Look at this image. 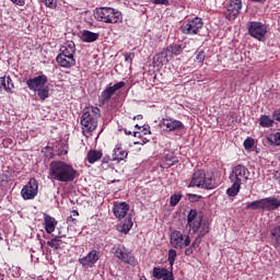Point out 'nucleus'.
Returning <instances> with one entry per match:
<instances>
[{"label":"nucleus","mask_w":280,"mask_h":280,"mask_svg":"<svg viewBox=\"0 0 280 280\" xmlns=\"http://www.w3.org/2000/svg\"><path fill=\"white\" fill-rule=\"evenodd\" d=\"M266 140L269 145H280V132L266 136Z\"/></svg>","instance_id":"32"},{"label":"nucleus","mask_w":280,"mask_h":280,"mask_svg":"<svg viewBox=\"0 0 280 280\" xmlns=\"http://www.w3.org/2000/svg\"><path fill=\"white\" fill-rule=\"evenodd\" d=\"M78 170L73 165L63 161H52L48 168L49 180H57V183H73L78 178Z\"/></svg>","instance_id":"1"},{"label":"nucleus","mask_w":280,"mask_h":280,"mask_svg":"<svg viewBox=\"0 0 280 280\" xmlns=\"http://www.w3.org/2000/svg\"><path fill=\"white\" fill-rule=\"evenodd\" d=\"M83 113H89L92 117H95V119H100L101 110L98 107H95V106L85 107L83 109Z\"/></svg>","instance_id":"40"},{"label":"nucleus","mask_w":280,"mask_h":280,"mask_svg":"<svg viewBox=\"0 0 280 280\" xmlns=\"http://www.w3.org/2000/svg\"><path fill=\"white\" fill-rule=\"evenodd\" d=\"M177 253H176V249H170L168 250V264L171 266V268L174 266V261H176V257H177Z\"/></svg>","instance_id":"46"},{"label":"nucleus","mask_w":280,"mask_h":280,"mask_svg":"<svg viewBox=\"0 0 280 280\" xmlns=\"http://www.w3.org/2000/svg\"><path fill=\"white\" fill-rule=\"evenodd\" d=\"M133 137H141V132L135 131V132H133Z\"/></svg>","instance_id":"57"},{"label":"nucleus","mask_w":280,"mask_h":280,"mask_svg":"<svg viewBox=\"0 0 280 280\" xmlns=\"http://www.w3.org/2000/svg\"><path fill=\"white\" fill-rule=\"evenodd\" d=\"M44 226L46 233H48V235H51V233L56 231V226H58V221L56 220V218L49 214H44Z\"/></svg>","instance_id":"22"},{"label":"nucleus","mask_w":280,"mask_h":280,"mask_svg":"<svg viewBox=\"0 0 280 280\" xmlns=\"http://www.w3.org/2000/svg\"><path fill=\"white\" fill-rule=\"evenodd\" d=\"M144 145L145 144V142L143 141V142H135V145Z\"/></svg>","instance_id":"59"},{"label":"nucleus","mask_w":280,"mask_h":280,"mask_svg":"<svg viewBox=\"0 0 280 280\" xmlns=\"http://www.w3.org/2000/svg\"><path fill=\"white\" fill-rule=\"evenodd\" d=\"M247 30L249 36L259 40L260 43L266 40V34H268V26L259 21H252L247 23Z\"/></svg>","instance_id":"3"},{"label":"nucleus","mask_w":280,"mask_h":280,"mask_svg":"<svg viewBox=\"0 0 280 280\" xmlns=\"http://www.w3.org/2000/svg\"><path fill=\"white\" fill-rule=\"evenodd\" d=\"M243 145L247 152H250L255 148V139L248 137L244 140Z\"/></svg>","instance_id":"43"},{"label":"nucleus","mask_w":280,"mask_h":280,"mask_svg":"<svg viewBox=\"0 0 280 280\" xmlns=\"http://www.w3.org/2000/svg\"><path fill=\"white\" fill-rule=\"evenodd\" d=\"M171 246L173 248L183 250V248H187V246L191 245V238L189 235H184L178 230H174L170 235Z\"/></svg>","instance_id":"4"},{"label":"nucleus","mask_w":280,"mask_h":280,"mask_svg":"<svg viewBox=\"0 0 280 280\" xmlns=\"http://www.w3.org/2000/svg\"><path fill=\"white\" fill-rule=\"evenodd\" d=\"M163 280H174V273L172 271H168V275H166Z\"/></svg>","instance_id":"53"},{"label":"nucleus","mask_w":280,"mask_h":280,"mask_svg":"<svg viewBox=\"0 0 280 280\" xmlns=\"http://www.w3.org/2000/svg\"><path fill=\"white\" fill-rule=\"evenodd\" d=\"M202 224V214H198V210L190 209L187 214V226H189L192 233H198L200 225Z\"/></svg>","instance_id":"12"},{"label":"nucleus","mask_w":280,"mask_h":280,"mask_svg":"<svg viewBox=\"0 0 280 280\" xmlns=\"http://www.w3.org/2000/svg\"><path fill=\"white\" fill-rule=\"evenodd\" d=\"M176 164H178V158L176 155H165L164 167L170 168Z\"/></svg>","instance_id":"36"},{"label":"nucleus","mask_w":280,"mask_h":280,"mask_svg":"<svg viewBox=\"0 0 280 280\" xmlns=\"http://www.w3.org/2000/svg\"><path fill=\"white\" fill-rule=\"evenodd\" d=\"M56 62L62 69H72V67H75V57L58 54L56 57Z\"/></svg>","instance_id":"17"},{"label":"nucleus","mask_w":280,"mask_h":280,"mask_svg":"<svg viewBox=\"0 0 280 280\" xmlns=\"http://www.w3.org/2000/svg\"><path fill=\"white\" fill-rule=\"evenodd\" d=\"M240 12H242V0H230V4L224 12V16L228 21H233L240 16Z\"/></svg>","instance_id":"13"},{"label":"nucleus","mask_w":280,"mask_h":280,"mask_svg":"<svg viewBox=\"0 0 280 280\" xmlns=\"http://www.w3.org/2000/svg\"><path fill=\"white\" fill-rule=\"evenodd\" d=\"M62 237H65V235L56 236L55 238L47 241V246H50V248H55V250H58V248H60V245L62 244Z\"/></svg>","instance_id":"34"},{"label":"nucleus","mask_w":280,"mask_h":280,"mask_svg":"<svg viewBox=\"0 0 280 280\" xmlns=\"http://www.w3.org/2000/svg\"><path fill=\"white\" fill-rule=\"evenodd\" d=\"M133 119H138V120L143 119V115H137V116L133 117Z\"/></svg>","instance_id":"56"},{"label":"nucleus","mask_w":280,"mask_h":280,"mask_svg":"<svg viewBox=\"0 0 280 280\" xmlns=\"http://www.w3.org/2000/svg\"><path fill=\"white\" fill-rule=\"evenodd\" d=\"M189 196V198L191 199V198H198V195H194V194H190V195H188Z\"/></svg>","instance_id":"60"},{"label":"nucleus","mask_w":280,"mask_h":280,"mask_svg":"<svg viewBox=\"0 0 280 280\" xmlns=\"http://www.w3.org/2000/svg\"><path fill=\"white\" fill-rule=\"evenodd\" d=\"M215 187H218L215 175L213 173H205L203 189H215Z\"/></svg>","instance_id":"25"},{"label":"nucleus","mask_w":280,"mask_h":280,"mask_svg":"<svg viewBox=\"0 0 280 280\" xmlns=\"http://www.w3.org/2000/svg\"><path fill=\"white\" fill-rule=\"evenodd\" d=\"M81 126L83 135H91L97 128V118L93 117L89 112H83Z\"/></svg>","instance_id":"10"},{"label":"nucleus","mask_w":280,"mask_h":280,"mask_svg":"<svg viewBox=\"0 0 280 280\" xmlns=\"http://www.w3.org/2000/svg\"><path fill=\"white\" fill-rule=\"evenodd\" d=\"M10 180V176L5 173H0V185H8V182Z\"/></svg>","instance_id":"47"},{"label":"nucleus","mask_w":280,"mask_h":280,"mask_svg":"<svg viewBox=\"0 0 280 280\" xmlns=\"http://www.w3.org/2000/svg\"><path fill=\"white\" fill-rule=\"evenodd\" d=\"M132 60H135V52L125 54V62L132 65Z\"/></svg>","instance_id":"48"},{"label":"nucleus","mask_w":280,"mask_h":280,"mask_svg":"<svg viewBox=\"0 0 280 280\" xmlns=\"http://www.w3.org/2000/svg\"><path fill=\"white\" fill-rule=\"evenodd\" d=\"M209 231H210L209 223H207V222L202 223V221H201V224L197 231V233H198L197 236L202 238V237H205V235L209 234Z\"/></svg>","instance_id":"38"},{"label":"nucleus","mask_w":280,"mask_h":280,"mask_svg":"<svg viewBox=\"0 0 280 280\" xmlns=\"http://www.w3.org/2000/svg\"><path fill=\"white\" fill-rule=\"evenodd\" d=\"M271 241L276 244V246H280V225L273 228L270 232Z\"/></svg>","instance_id":"37"},{"label":"nucleus","mask_w":280,"mask_h":280,"mask_svg":"<svg viewBox=\"0 0 280 280\" xmlns=\"http://www.w3.org/2000/svg\"><path fill=\"white\" fill-rule=\"evenodd\" d=\"M114 215L121 220L122 218H126V214L128 211H130V206L126 202H116L113 208Z\"/></svg>","instance_id":"20"},{"label":"nucleus","mask_w":280,"mask_h":280,"mask_svg":"<svg viewBox=\"0 0 280 280\" xmlns=\"http://www.w3.org/2000/svg\"><path fill=\"white\" fill-rule=\"evenodd\" d=\"M59 55L68 56L70 58H75V43L73 42L66 43L63 46L60 47Z\"/></svg>","instance_id":"23"},{"label":"nucleus","mask_w":280,"mask_h":280,"mask_svg":"<svg viewBox=\"0 0 280 280\" xmlns=\"http://www.w3.org/2000/svg\"><path fill=\"white\" fill-rule=\"evenodd\" d=\"M125 86H126V82L124 81H119L114 85L113 83H109L101 93L100 104H102V106H104V104H108L113 95H115L117 91H119L120 89H124Z\"/></svg>","instance_id":"6"},{"label":"nucleus","mask_w":280,"mask_h":280,"mask_svg":"<svg viewBox=\"0 0 280 280\" xmlns=\"http://www.w3.org/2000/svg\"><path fill=\"white\" fill-rule=\"evenodd\" d=\"M100 261V252L92 249L86 256L79 258L83 268H93Z\"/></svg>","instance_id":"14"},{"label":"nucleus","mask_w":280,"mask_h":280,"mask_svg":"<svg viewBox=\"0 0 280 280\" xmlns=\"http://www.w3.org/2000/svg\"><path fill=\"white\" fill-rule=\"evenodd\" d=\"M124 21V15H121V11L117 9L109 8V15L107 18V23H121Z\"/></svg>","instance_id":"24"},{"label":"nucleus","mask_w":280,"mask_h":280,"mask_svg":"<svg viewBox=\"0 0 280 280\" xmlns=\"http://www.w3.org/2000/svg\"><path fill=\"white\" fill-rule=\"evenodd\" d=\"M259 126L261 128H272L275 126V118L268 115H261L259 117Z\"/></svg>","instance_id":"28"},{"label":"nucleus","mask_w":280,"mask_h":280,"mask_svg":"<svg viewBox=\"0 0 280 280\" xmlns=\"http://www.w3.org/2000/svg\"><path fill=\"white\" fill-rule=\"evenodd\" d=\"M280 207V198L266 197L262 198V211H277Z\"/></svg>","instance_id":"18"},{"label":"nucleus","mask_w":280,"mask_h":280,"mask_svg":"<svg viewBox=\"0 0 280 280\" xmlns=\"http://www.w3.org/2000/svg\"><path fill=\"white\" fill-rule=\"evenodd\" d=\"M63 244H69V241L63 242Z\"/></svg>","instance_id":"62"},{"label":"nucleus","mask_w":280,"mask_h":280,"mask_svg":"<svg viewBox=\"0 0 280 280\" xmlns=\"http://www.w3.org/2000/svg\"><path fill=\"white\" fill-rule=\"evenodd\" d=\"M100 159H102V151H90L88 153V161L93 164V163H97V161H100Z\"/></svg>","instance_id":"35"},{"label":"nucleus","mask_w":280,"mask_h":280,"mask_svg":"<svg viewBox=\"0 0 280 280\" xmlns=\"http://www.w3.org/2000/svg\"><path fill=\"white\" fill-rule=\"evenodd\" d=\"M152 275L155 279H164L167 277V275H170V270L161 267H154Z\"/></svg>","instance_id":"31"},{"label":"nucleus","mask_w":280,"mask_h":280,"mask_svg":"<svg viewBox=\"0 0 280 280\" xmlns=\"http://www.w3.org/2000/svg\"><path fill=\"white\" fill-rule=\"evenodd\" d=\"M159 126L162 128L163 132H175V130H183V128H185L183 121L172 117L162 118Z\"/></svg>","instance_id":"11"},{"label":"nucleus","mask_w":280,"mask_h":280,"mask_svg":"<svg viewBox=\"0 0 280 280\" xmlns=\"http://www.w3.org/2000/svg\"><path fill=\"white\" fill-rule=\"evenodd\" d=\"M72 215L78 217L80 215V212H78V210H72Z\"/></svg>","instance_id":"55"},{"label":"nucleus","mask_w":280,"mask_h":280,"mask_svg":"<svg viewBox=\"0 0 280 280\" xmlns=\"http://www.w3.org/2000/svg\"><path fill=\"white\" fill-rule=\"evenodd\" d=\"M232 186L226 189V194L230 198H235L237 194H240V189H242V184L238 182H231Z\"/></svg>","instance_id":"29"},{"label":"nucleus","mask_w":280,"mask_h":280,"mask_svg":"<svg viewBox=\"0 0 280 280\" xmlns=\"http://www.w3.org/2000/svg\"><path fill=\"white\" fill-rule=\"evenodd\" d=\"M185 255L189 257L190 255H194V247L191 245L185 249Z\"/></svg>","instance_id":"52"},{"label":"nucleus","mask_w":280,"mask_h":280,"mask_svg":"<svg viewBox=\"0 0 280 280\" xmlns=\"http://www.w3.org/2000/svg\"><path fill=\"white\" fill-rule=\"evenodd\" d=\"M67 224H69V226H73L78 224V219L73 218V215H69L67 218Z\"/></svg>","instance_id":"50"},{"label":"nucleus","mask_w":280,"mask_h":280,"mask_svg":"<svg viewBox=\"0 0 280 280\" xmlns=\"http://www.w3.org/2000/svg\"><path fill=\"white\" fill-rule=\"evenodd\" d=\"M180 200H183V194H180V192L174 194L170 198V206L176 207V205H178L180 202Z\"/></svg>","instance_id":"42"},{"label":"nucleus","mask_w":280,"mask_h":280,"mask_svg":"<svg viewBox=\"0 0 280 280\" xmlns=\"http://www.w3.org/2000/svg\"><path fill=\"white\" fill-rule=\"evenodd\" d=\"M38 196V180L31 178L26 185L21 189V197L23 200H34Z\"/></svg>","instance_id":"8"},{"label":"nucleus","mask_w":280,"mask_h":280,"mask_svg":"<svg viewBox=\"0 0 280 280\" xmlns=\"http://www.w3.org/2000/svg\"><path fill=\"white\" fill-rule=\"evenodd\" d=\"M132 218H127L124 220V223L120 225V233H125V235H127V233H130V229H132Z\"/></svg>","instance_id":"33"},{"label":"nucleus","mask_w":280,"mask_h":280,"mask_svg":"<svg viewBox=\"0 0 280 280\" xmlns=\"http://www.w3.org/2000/svg\"><path fill=\"white\" fill-rule=\"evenodd\" d=\"M185 47H187V44H185L184 42L171 44L166 49L158 54L155 58L160 65H167V62H170L167 56L170 54H172V56H180Z\"/></svg>","instance_id":"2"},{"label":"nucleus","mask_w":280,"mask_h":280,"mask_svg":"<svg viewBox=\"0 0 280 280\" xmlns=\"http://www.w3.org/2000/svg\"><path fill=\"white\" fill-rule=\"evenodd\" d=\"M113 253L118 259L122 260L125 264H129V266H137L138 264L137 258H135L132 254L126 252L124 245H114Z\"/></svg>","instance_id":"9"},{"label":"nucleus","mask_w":280,"mask_h":280,"mask_svg":"<svg viewBox=\"0 0 280 280\" xmlns=\"http://www.w3.org/2000/svg\"><path fill=\"white\" fill-rule=\"evenodd\" d=\"M126 159H128V151L124 149L121 143H117L113 150L110 161H117V163H120V161H125Z\"/></svg>","instance_id":"19"},{"label":"nucleus","mask_w":280,"mask_h":280,"mask_svg":"<svg viewBox=\"0 0 280 280\" xmlns=\"http://www.w3.org/2000/svg\"><path fill=\"white\" fill-rule=\"evenodd\" d=\"M37 95L39 97V100H42V102H45V100H47V97H49V88L48 86H43L39 88L38 90H36Z\"/></svg>","instance_id":"39"},{"label":"nucleus","mask_w":280,"mask_h":280,"mask_svg":"<svg viewBox=\"0 0 280 280\" xmlns=\"http://www.w3.org/2000/svg\"><path fill=\"white\" fill-rule=\"evenodd\" d=\"M0 89L7 91V93H12V89H14V83L10 77H1L0 78Z\"/></svg>","instance_id":"27"},{"label":"nucleus","mask_w":280,"mask_h":280,"mask_svg":"<svg viewBox=\"0 0 280 280\" xmlns=\"http://www.w3.org/2000/svg\"><path fill=\"white\" fill-rule=\"evenodd\" d=\"M57 156H65L69 154V144L62 142L56 150Z\"/></svg>","instance_id":"41"},{"label":"nucleus","mask_w":280,"mask_h":280,"mask_svg":"<svg viewBox=\"0 0 280 280\" xmlns=\"http://www.w3.org/2000/svg\"><path fill=\"white\" fill-rule=\"evenodd\" d=\"M200 242H202V238L200 236L197 235V237L194 240V242L191 243V248H196V246L200 245Z\"/></svg>","instance_id":"51"},{"label":"nucleus","mask_w":280,"mask_h":280,"mask_svg":"<svg viewBox=\"0 0 280 280\" xmlns=\"http://www.w3.org/2000/svg\"><path fill=\"white\" fill-rule=\"evenodd\" d=\"M205 170L195 171L192 178L188 187H198V189H203L205 187Z\"/></svg>","instance_id":"16"},{"label":"nucleus","mask_w":280,"mask_h":280,"mask_svg":"<svg viewBox=\"0 0 280 280\" xmlns=\"http://www.w3.org/2000/svg\"><path fill=\"white\" fill-rule=\"evenodd\" d=\"M154 5H170V0H151Z\"/></svg>","instance_id":"49"},{"label":"nucleus","mask_w":280,"mask_h":280,"mask_svg":"<svg viewBox=\"0 0 280 280\" xmlns=\"http://www.w3.org/2000/svg\"><path fill=\"white\" fill-rule=\"evenodd\" d=\"M136 128H138V130H141V126L139 125H136Z\"/></svg>","instance_id":"61"},{"label":"nucleus","mask_w":280,"mask_h":280,"mask_svg":"<svg viewBox=\"0 0 280 280\" xmlns=\"http://www.w3.org/2000/svg\"><path fill=\"white\" fill-rule=\"evenodd\" d=\"M97 38H100V34L98 33H93L91 31H83L81 33L80 39L82 40V43H95V40H97Z\"/></svg>","instance_id":"26"},{"label":"nucleus","mask_w":280,"mask_h":280,"mask_svg":"<svg viewBox=\"0 0 280 280\" xmlns=\"http://www.w3.org/2000/svg\"><path fill=\"white\" fill-rule=\"evenodd\" d=\"M203 25L202 19L196 16L191 20H187L186 23L180 26V32L187 36H196Z\"/></svg>","instance_id":"5"},{"label":"nucleus","mask_w":280,"mask_h":280,"mask_svg":"<svg viewBox=\"0 0 280 280\" xmlns=\"http://www.w3.org/2000/svg\"><path fill=\"white\" fill-rule=\"evenodd\" d=\"M49 82V79L45 74L37 75L35 78H31L26 81V86H28L30 91H38V89H43L45 84Z\"/></svg>","instance_id":"15"},{"label":"nucleus","mask_w":280,"mask_h":280,"mask_svg":"<svg viewBox=\"0 0 280 280\" xmlns=\"http://www.w3.org/2000/svg\"><path fill=\"white\" fill-rule=\"evenodd\" d=\"M109 10L110 7H101L96 8L94 11V19L96 21H100L101 23H108V16H109Z\"/></svg>","instance_id":"21"},{"label":"nucleus","mask_w":280,"mask_h":280,"mask_svg":"<svg viewBox=\"0 0 280 280\" xmlns=\"http://www.w3.org/2000/svg\"><path fill=\"white\" fill-rule=\"evenodd\" d=\"M245 209H252V211H257L261 209L264 211V201L262 199L255 200V201H249L245 203Z\"/></svg>","instance_id":"30"},{"label":"nucleus","mask_w":280,"mask_h":280,"mask_svg":"<svg viewBox=\"0 0 280 280\" xmlns=\"http://www.w3.org/2000/svg\"><path fill=\"white\" fill-rule=\"evenodd\" d=\"M143 135H151V131H150V129H148V128H144V129H143Z\"/></svg>","instance_id":"54"},{"label":"nucleus","mask_w":280,"mask_h":280,"mask_svg":"<svg viewBox=\"0 0 280 280\" xmlns=\"http://www.w3.org/2000/svg\"><path fill=\"white\" fill-rule=\"evenodd\" d=\"M248 176H250V172L248 168L242 164H237L232 168V172L230 174V180L240 183H247L248 182Z\"/></svg>","instance_id":"7"},{"label":"nucleus","mask_w":280,"mask_h":280,"mask_svg":"<svg viewBox=\"0 0 280 280\" xmlns=\"http://www.w3.org/2000/svg\"><path fill=\"white\" fill-rule=\"evenodd\" d=\"M197 62H205V59L207 58V52H205L203 49H197L195 52Z\"/></svg>","instance_id":"44"},{"label":"nucleus","mask_w":280,"mask_h":280,"mask_svg":"<svg viewBox=\"0 0 280 280\" xmlns=\"http://www.w3.org/2000/svg\"><path fill=\"white\" fill-rule=\"evenodd\" d=\"M125 135L130 136V135H132V131H129L128 129H125Z\"/></svg>","instance_id":"58"},{"label":"nucleus","mask_w":280,"mask_h":280,"mask_svg":"<svg viewBox=\"0 0 280 280\" xmlns=\"http://www.w3.org/2000/svg\"><path fill=\"white\" fill-rule=\"evenodd\" d=\"M40 2L44 3L46 8H50V10L58 8V0H40Z\"/></svg>","instance_id":"45"}]
</instances>
